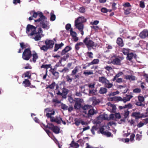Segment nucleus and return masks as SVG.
<instances>
[{
	"instance_id": "64",
	"label": "nucleus",
	"mask_w": 148,
	"mask_h": 148,
	"mask_svg": "<svg viewBox=\"0 0 148 148\" xmlns=\"http://www.w3.org/2000/svg\"><path fill=\"white\" fill-rule=\"evenodd\" d=\"M132 105L130 103H129L125 105V108H127V109L131 108H132Z\"/></svg>"
},
{
	"instance_id": "2",
	"label": "nucleus",
	"mask_w": 148,
	"mask_h": 148,
	"mask_svg": "<svg viewBox=\"0 0 148 148\" xmlns=\"http://www.w3.org/2000/svg\"><path fill=\"white\" fill-rule=\"evenodd\" d=\"M30 14L31 15H32L33 17L36 18L38 15L39 18L35 20L36 22H38L42 18H45V16L43 15V13L40 12L38 11L37 12H35L34 10H32L30 12Z\"/></svg>"
},
{
	"instance_id": "5",
	"label": "nucleus",
	"mask_w": 148,
	"mask_h": 148,
	"mask_svg": "<svg viewBox=\"0 0 148 148\" xmlns=\"http://www.w3.org/2000/svg\"><path fill=\"white\" fill-rule=\"evenodd\" d=\"M133 96L132 95H125L123 98L120 97H114V100L123 101L124 103H125L127 102L130 100V99L132 98Z\"/></svg>"
},
{
	"instance_id": "34",
	"label": "nucleus",
	"mask_w": 148,
	"mask_h": 148,
	"mask_svg": "<svg viewBox=\"0 0 148 148\" xmlns=\"http://www.w3.org/2000/svg\"><path fill=\"white\" fill-rule=\"evenodd\" d=\"M116 43L120 46L123 47V43L122 39L118 38L116 41Z\"/></svg>"
},
{
	"instance_id": "63",
	"label": "nucleus",
	"mask_w": 148,
	"mask_h": 148,
	"mask_svg": "<svg viewBox=\"0 0 148 148\" xmlns=\"http://www.w3.org/2000/svg\"><path fill=\"white\" fill-rule=\"evenodd\" d=\"M61 121H62V119L61 118H57L56 119L55 122L58 124H60L61 123Z\"/></svg>"
},
{
	"instance_id": "46",
	"label": "nucleus",
	"mask_w": 148,
	"mask_h": 148,
	"mask_svg": "<svg viewBox=\"0 0 148 148\" xmlns=\"http://www.w3.org/2000/svg\"><path fill=\"white\" fill-rule=\"evenodd\" d=\"M20 44L21 49L26 48L28 47V45L27 44H25L24 42L20 43Z\"/></svg>"
},
{
	"instance_id": "25",
	"label": "nucleus",
	"mask_w": 148,
	"mask_h": 148,
	"mask_svg": "<svg viewBox=\"0 0 148 148\" xmlns=\"http://www.w3.org/2000/svg\"><path fill=\"white\" fill-rule=\"evenodd\" d=\"M79 69V66H76L73 70L72 71L71 74V75H75L76 73L78 72Z\"/></svg>"
},
{
	"instance_id": "32",
	"label": "nucleus",
	"mask_w": 148,
	"mask_h": 148,
	"mask_svg": "<svg viewBox=\"0 0 148 148\" xmlns=\"http://www.w3.org/2000/svg\"><path fill=\"white\" fill-rule=\"evenodd\" d=\"M104 86L106 88H110L112 87L113 84L112 83H110V81L108 80V82H106Z\"/></svg>"
},
{
	"instance_id": "14",
	"label": "nucleus",
	"mask_w": 148,
	"mask_h": 148,
	"mask_svg": "<svg viewBox=\"0 0 148 148\" xmlns=\"http://www.w3.org/2000/svg\"><path fill=\"white\" fill-rule=\"evenodd\" d=\"M72 49V47L71 46H66L61 52V55L63 56L65 54H66L67 53L71 51Z\"/></svg>"
},
{
	"instance_id": "12",
	"label": "nucleus",
	"mask_w": 148,
	"mask_h": 148,
	"mask_svg": "<svg viewBox=\"0 0 148 148\" xmlns=\"http://www.w3.org/2000/svg\"><path fill=\"white\" fill-rule=\"evenodd\" d=\"M89 100L92 101V104L94 106L98 104L100 102V100L98 99H97L95 97H93L90 98Z\"/></svg>"
},
{
	"instance_id": "31",
	"label": "nucleus",
	"mask_w": 148,
	"mask_h": 148,
	"mask_svg": "<svg viewBox=\"0 0 148 148\" xmlns=\"http://www.w3.org/2000/svg\"><path fill=\"white\" fill-rule=\"evenodd\" d=\"M107 91V89L105 87H101L99 91V93L103 94L106 93Z\"/></svg>"
},
{
	"instance_id": "45",
	"label": "nucleus",
	"mask_w": 148,
	"mask_h": 148,
	"mask_svg": "<svg viewBox=\"0 0 148 148\" xmlns=\"http://www.w3.org/2000/svg\"><path fill=\"white\" fill-rule=\"evenodd\" d=\"M24 75V77H28L29 78H31V75L29 72L28 71H27L24 74H23L22 77H23V76Z\"/></svg>"
},
{
	"instance_id": "30",
	"label": "nucleus",
	"mask_w": 148,
	"mask_h": 148,
	"mask_svg": "<svg viewBox=\"0 0 148 148\" xmlns=\"http://www.w3.org/2000/svg\"><path fill=\"white\" fill-rule=\"evenodd\" d=\"M125 78L128 80L134 81L135 80V76L132 75H126L125 76Z\"/></svg>"
},
{
	"instance_id": "26",
	"label": "nucleus",
	"mask_w": 148,
	"mask_h": 148,
	"mask_svg": "<svg viewBox=\"0 0 148 148\" xmlns=\"http://www.w3.org/2000/svg\"><path fill=\"white\" fill-rule=\"evenodd\" d=\"M97 93V90L96 89L89 90L88 95L92 96L95 95Z\"/></svg>"
},
{
	"instance_id": "28",
	"label": "nucleus",
	"mask_w": 148,
	"mask_h": 148,
	"mask_svg": "<svg viewBox=\"0 0 148 148\" xmlns=\"http://www.w3.org/2000/svg\"><path fill=\"white\" fill-rule=\"evenodd\" d=\"M22 84L25 87L29 86L31 84L30 82L27 79H25L24 81L23 82Z\"/></svg>"
},
{
	"instance_id": "56",
	"label": "nucleus",
	"mask_w": 148,
	"mask_h": 148,
	"mask_svg": "<svg viewBox=\"0 0 148 148\" xmlns=\"http://www.w3.org/2000/svg\"><path fill=\"white\" fill-rule=\"evenodd\" d=\"M115 115L111 114L109 115V120H115Z\"/></svg>"
},
{
	"instance_id": "58",
	"label": "nucleus",
	"mask_w": 148,
	"mask_h": 148,
	"mask_svg": "<svg viewBox=\"0 0 148 148\" xmlns=\"http://www.w3.org/2000/svg\"><path fill=\"white\" fill-rule=\"evenodd\" d=\"M129 111L128 110L125 111V113L124 114V117L125 119L127 118L129 116Z\"/></svg>"
},
{
	"instance_id": "1",
	"label": "nucleus",
	"mask_w": 148,
	"mask_h": 148,
	"mask_svg": "<svg viewBox=\"0 0 148 148\" xmlns=\"http://www.w3.org/2000/svg\"><path fill=\"white\" fill-rule=\"evenodd\" d=\"M36 27L28 24L26 28V32L28 36H33L36 33Z\"/></svg>"
},
{
	"instance_id": "19",
	"label": "nucleus",
	"mask_w": 148,
	"mask_h": 148,
	"mask_svg": "<svg viewBox=\"0 0 148 148\" xmlns=\"http://www.w3.org/2000/svg\"><path fill=\"white\" fill-rule=\"evenodd\" d=\"M136 55L132 53H129L127 55V59L130 61L133 58H135Z\"/></svg>"
},
{
	"instance_id": "52",
	"label": "nucleus",
	"mask_w": 148,
	"mask_h": 148,
	"mask_svg": "<svg viewBox=\"0 0 148 148\" xmlns=\"http://www.w3.org/2000/svg\"><path fill=\"white\" fill-rule=\"evenodd\" d=\"M55 86V82H53L52 84L49 85L47 87V88H49L51 89L54 88V86Z\"/></svg>"
},
{
	"instance_id": "51",
	"label": "nucleus",
	"mask_w": 148,
	"mask_h": 148,
	"mask_svg": "<svg viewBox=\"0 0 148 148\" xmlns=\"http://www.w3.org/2000/svg\"><path fill=\"white\" fill-rule=\"evenodd\" d=\"M33 56V61L34 62H35L36 61V59L38 58V56L36 53L33 54L32 55Z\"/></svg>"
},
{
	"instance_id": "47",
	"label": "nucleus",
	"mask_w": 148,
	"mask_h": 148,
	"mask_svg": "<svg viewBox=\"0 0 148 148\" xmlns=\"http://www.w3.org/2000/svg\"><path fill=\"white\" fill-rule=\"evenodd\" d=\"M59 71L61 73H67L69 71V69L67 67H64L63 69Z\"/></svg>"
},
{
	"instance_id": "44",
	"label": "nucleus",
	"mask_w": 148,
	"mask_h": 148,
	"mask_svg": "<svg viewBox=\"0 0 148 148\" xmlns=\"http://www.w3.org/2000/svg\"><path fill=\"white\" fill-rule=\"evenodd\" d=\"M92 106H91L89 105H85L82 107V109L84 110H88L90 109L91 108Z\"/></svg>"
},
{
	"instance_id": "15",
	"label": "nucleus",
	"mask_w": 148,
	"mask_h": 148,
	"mask_svg": "<svg viewBox=\"0 0 148 148\" xmlns=\"http://www.w3.org/2000/svg\"><path fill=\"white\" fill-rule=\"evenodd\" d=\"M75 28L78 29L79 31L83 30L84 26L83 23H79L75 22Z\"/></svg>"
},
{
	"instance_id": "62",
	"label": "nucleus",
	"mask_w": 148,
	"mask_h": 148,
	"mask_svg": "<svg viewBox=\"0 0 148 148\" xmlns=\"http://www.w3.org/2000/svg\"><path fill=\"white\" fill-rule=\"evenodd\" d=\"M142 138V135L138 134H137L136 136V140L138 141L140 140Z\"/></svg>"
},
{
	"instance_id": "57",
	"label": "nucleus",
	"mask_w": 148,
	"mask_h": 148,
	"mask_svg": "<svg viewBox=\"0 0 148 148\" xmlns=\"http://www.w3.org/2000/svg\"><path fill=\"white\" fill-rule=\"evenodd\" d=\"M92 62L93 64H97L99 63V60L98 59H94Z\"/></svg>"
},
{
	"instance_id": "17",
	"label": "nucleus",
	"mask_w": 148,
	"mask_h": 148,
	"mask_svg": "<svg viewBox=\"0 0 148 148\" xmlns=\"http://www.w3.org/2000/svg\"><path fill=\"white\" fill-rule=\"evenodd\" d=\"M86 21V19L83 16H80L78 17L77 19L75 20V22H77L79 23H83L85 22Z\"/></svg>"
},
{
	"instance_id": "49",
	"label": "nucleus",
	"mask_w": 148,
	"mask_h": 148,
	"mask_svg": "<svg viewBox=\"0 0 148 148\" xmlns=\"http://www.w3.org/2000/svg\"><path fill=\"white\" fill-rule=\"evenodd\" d=\"M122 52L124 55H127L129 53V49H128L123 48V49Z\"/></svg>"
},
{
	"instance_id": "29",
	"label": "nucleus",
	"mask_w": 148,
	"mask_h": 148,
	"mask_svg": "<svg viewBox=\"0 0 148 148\" xmlns=\"http://www.w3.org/2000/svg\"><path fill=\"white\" fill-rule=\"evenodd\" d=\"M55 70H52V73L53 75V78L54 79H57L59 77V73L55 71Z\"/></svg>"
},
{
	"instance_id": "24",
	"label": "nucleus",
	"mask_w": 148,
	"mask_h": 148,
	"mask_svg": "<svg viewBox=\"0 0 148 148\" xmlns=\"http://www.w3.org/2000/svg\"><path fill=\"white\" fill-rule=\"evenodd\" d=\"M95 113L94 110L92 108L90 109L88 111V117H91Z\"/></svg>"
},
{
	"instance_id": "59",
	"label": "nucleus",
	"mask_w": 148,
	"mask_h": 148,
	"mask_svg": "<svg viewBox=\"0 0 148 148\" xmlns=\"http://www.w3.org/2000/svg\"><path fill=\"white\" fill-rule=\"evenodd\" d=\"M133 92L135 93H139L141 92V90L139 88H136L133 90Z\"/></svg>"
},
{
	"instance_id": "39",
	"label": "nucleus",
	"mask_w": 148,
	"mask_h": 148,
	"mask_svg": "<svg viewBox=\"0 0 148 148\" xmlns=\"http://www.w3.org/2000/svg\"><path fill=\"white\" fill-rule=\"evenodd\" d=\"M50 21H53L56 19V16L54 14V11H52L50 14Z\"/></svg>"
},
{
	"instance_id": "35",
	"label": "nucleus",
	"mask_w": 148,
	"mask_h": 148,
	"mask_svg": "<svg viewBox=\"0 0 148 148\" xmlns=\"http://www.w3.org/2000/svg\"><path fill=\"white\" fill-rule=\"evenodd\" d=\"M52 103L54 104V106H56L57 104L60 103V101L58 100L57 99H53L52 101Z\"/></svg>"
},
{
	"instance_id": "48",
	"label": "nucleus",
	"mask_w": 148,
	"mask_h": 148,
	"mask_svg": "<svg viewBox=\"0 0 148 148\" xmlns=\"http://www.w3.org/2000/svg\"><path fill=\"white\" fill-rule=\"evenodd\" d=\"M70 34L73 37L77 36V33L73 30V29L71 28L70 30Z\"/></svg>"
},
{
	"instance_id": "38",
	"label": "nucleus",
	"mask_w": 148,
	"mask_h": 148,
	"mask_svg": "<svg viewBox=\"0 0 148 148\" xmlns=\"http://www.w3.org/2000/svg\"><path fill=\"white\" fill-rule=\"evenodd\" d=\"M108 105L110 107V109L112 112H114L115 111L116 107L115 105L112 104L110 103H108Z\"/></svg>"
},
{
	"instance_id": "43",
	"label": "nucleus",
	"mask_w": 148,
	"mask_h": 148,
	"mask_svg": "<svg viewBox=\"0 0 148 148\" xmlns=\"http://www.w3.org/2000/svg\"><path fill=\"white\" fill-rule=\"evenodd\" d=\"M124 11V14L126 15H128L130 13V11L131 10L130 8H123Z\"/></svg>"
},
{
	"instance_id": "18",
	"label": "nucleus",
	"mask_w": 148,
	"mask_h": 148,
	"mask_svg": "<svg viewBox=\"0 0 148 148\" xmlns=\"http://www.w3.org/2000/svg\"><path fill=\"white\" fill-rule=\"evenodd\" d=\"M140 36L142 38H144L148 36V31L143 30L140 34Z\"/></svg>"
},
{
	"instance_id": "21",
	"label": "nucleus",
	"mask_w": 148,
	"mask_h": 148,
	"mask_svg": "<svg viewBox=\"0 0 148 148\" xmlns=\"http://www.w3.org/2000/svg\"><path fill=\"white\" fill-rule=\"evenodd\" d=\"M108 80L106 78L102 76L99 78V81L103 84H104L106 82H108Z\"/></svg>"
},
{
	"instance_id": "53",
	"label": "nucleus",
	"mask_w": 148,
	"mask_h": 148,
	"mask_svg": "<svg viewBox=\"0 0 148 148\" xmlns=\"http://www.w3.org/2000/svg\"><path fill=\"white\" fill-rule=\"evenodd\" d=\"M138 101L143 103L145 101V98L142 96H139L138 97Z\"/></svg>"
},
{
	"instance_id": "3",
	"label": "nucleus",
	"mask_w": 148,
	"mask_h": 148,
	"mask_svg": "<svg viewBox=\"0 0 148 148\" xmlns=\"http://www.w3.org/2000/svg\"><path fill=\"white\" fill-rule=\"evenodd\" d=\"M45 18L41 19L38 22L40 23L41 27L45 29L48 30L50 28V24L49 23L46 21L47 18L45 16Z\"/></svg>"
},
{
	"instance_id": "22",
	"label": "nucleus",
	"mask_w": 148,
	"mask_h": 148,
	"mask_svg": "<svg viewBox=\"0 0 148 148\" xmlns=\"http://www.w3.org/2000/svg\"><path fill=\"white\" fill-rule=\"evenodd\" d=\"M70 55L69 53H67L66 56H64L62 57L61 58V59L59 60V61L58 63H59L61 64H62V61H66L69 57Z\"/></svg>"
},
{
	"instance_id": "6",
	"label": "nucleus",
	"mask_w": 148,
	"mask_h": 148,
	"mask_svg": "<svg viewBox=\"0 0 148 148\" xmlns=\"http://www.w3.org/2000/svg\"><path fill=\"white\" fill-rule=\"evenodd\" d=\"M45 111L48 112L47 113L46 115L48 118H50L51 121L55 122L56 118L52 116L54 115L55 114V112L54 110L50 108H47L45 109Z\"/></svg>"
},
{
	"instance_id": "40",
	"label": "nucleus",
	"mask_w": 148,
	"mask_h": 148,
	"mask_svg": "<svg viewBox=\"0 0 148 148\" xmlns=\"http://www.w3.org/2000/svg\"><path fill=\"white\" fill-rule=\"evenodd\" d=\"M71 75H67L66 77V78L67 82L69 84H71L72 82L73 78L70 77Z\"/></svg>"
},
{
	"instance_id": "60",
	"label": "nucleus",
	"mask_w": 148,
	"mask_h": 148,
	"mask_svg": "<svg viewBox=\"0 0 148 148\" xmlns=\"http://www.w3.org/2000/svg\"><path fill=\"white\" fill-rule=\"evenodd\" d=\"M95 83L89 84L88 86L89 88L92 89L95 88Z\"/></svg>"
},
{
	"instance_id": "50",
	"label": "nucleus",
	"mask_w": 148,
	"mask_h": 148,
	"mask_svg": "<svg viewBox=\"0 0 148 148\" xmlns=\"http://www.w3.org/2000/svg\"><path fill=\"white\" fill-rule=\"evenodd\" d=\"M136 105L138 106H143L144 107L145 106V104L143 103L138 101H136L135 103Z\"/></svg>"
},
{
	"instance_id": "10",
	"label": "nucleus",
	"mask_w": 148,
	"mask_h": 148,
	"mask_svg": "<svg viewBox=\"0 0 148 148\" xmlns=\"http://www.w3.org/2000/svg\"><path fill=\"white\" fill-rule=\"evenodd\" d=\"M49 128L52 130L55 134H58L59 133L60 130L59 128L57 126H54L52 124L49 125Z\"/></svg>"
},
{
	"instance_id": "42",
	"label": "nucleus",
	"mask_w": 148,
	"mask_h": 148,
	"mask_svg": "<svg viewBox=\"0 0 148 148\" xmlns=\"http://www.w3.org/2000/svg\"><path fill=\"white\" fill-rule=\"evenodd\" d=\"M83 74L86 76L92 75L93 74V71L92 70L88 71L87 70L84 72Z\"/></svg>"
},
{
	"instance_id": "13",
	"label": "nucleus",
	"mask_w": 148,
	"mask_h": 148,
	"mask_svg": "<svg viewBox=\"0 0 148 148\" xmlns=\"http://www.w3.org/2000/svg\"><path fill=\"white\" fill-rule=\"evenodd\" d=\"M123 57L121 58L120 59L116 58L113 60L112 62L114 64L120 65L121 64V60H123Z\"/></svg>"
},
{
	"instance_id": "7",
	"label": "nucleus",
	"mask_w": 148,
	"mask_h": 148,
	"mask_svg": "<svg viewBox=\"0 0 148 148\" xmlns=\"http://www.w3.org/2000/svg\"><path fill=\"white\" fill-rule=\"evenodd\" d=\"M32 56L30 48L25 49L23 53V58L26 60H28Z\"/></svg>"
},
{
	"instance_id": "33",
	"label": "nucleus",
	"mask_w": 148,
	"mask_h": 148,
	"mask_svg": "<svg viewBox=\"0 0 148 148\" xmlns=\"http://www.w3.org/2000/svg\"><path fill=\"white\" fill-rule=\"evenodd\" d=\"M68 92V90L66 88H63L62 89V97L64 98H66V96Z\"/></svg>"
},
{
	"instance_id": "55",
	"label": "nucleus",
	"mask_w": 148,
	"mask_h": 148,
	"mask_svg": "<svg viewBox=\"0 0 148 148\" xmlns=\"http://www.w3.org/2000/svg\"><path fill=\"white\" fill-rule=\"evenodd\" d=\"M87 56L90 58H93V54L92 52H88L86 53Z\"/></svg>"
},
{
	"instance_id": "16",
	"label": "nucleus",
	"mask_w": 148,
	"mask_h": 148,
	"mask_svg": "<svg viewBox=\"0 0 148 148\" xmlns=\"http://www.w3.org/2000/svg\"><path fill=\"white\" fill-rule=\"evenodd\" d=\"M81 99H77L74 105V107L75 109H79L81 107Z\"/></svg>"
},
{
	"instance_id": "23",
	"label": "nucleus",
	"mask_w": 148,
	"mask_h": 148,
	"mask_svg": "<svg viewBox=\"0 0 148 148\" xmlns=\"http://www.w3.org/2000/svg\"><path fill=\"white\" fill-rule=\"evenodd\" d=\"M40 125L41 127L43 128V127H45V129H44L45 131L47 133V134H48V135H49V134H50V132L49 131V130L47 129H46V128H48L49 126V125H45L44 124H43V123H42L41 124H40Z\"/></svg>"
},
{
	"instance_id": "20",
	"label": "nucleus",
	"mask_w": 148,
	"mask_h": 148,
	"mask_svg": "<svg viewBox=\"0 0 148 148\" xmlns=\"http://www.w3.org/2000/svg\"><path fill=\"white\" fill-rule=\"evenodd\" d=\"M64 45V44L62 42L60 44H56L55 45L54 51L55 52L57 51L59 49L61 48Z\"/></svg>"
},
{
	"instance_id": "9",
	"label": "nucleus",
	"mask_w": 148,
	"mask_h": 148,
	"mask_svg": "<svg viewBox=\"0 0 148 148\" xmlns=\"http://www.w3.org/2000/svg\"><path fill=\"white\" fill-rule=\"evenodd\" d=\"M42 32L43 31L41 28H38V32H36V33L34 35L35 36L33 37V38L36 41L40 40L41 38V35L42 34Z\"/></svg>"
},
{
	"instance_id": "54",
	"label": "nucleus",
	"mask_w": 148,
	"mask_h": 148,
	"mask_svg": "<svg viewBox=\"0 0 148 148\" xmlns=\"http://www.w3.org/2000/svg\"><path fill=\"white\" fill-rule=\"evenodd\" d=\"M61 107L62 109L64 110H67L68 108V106L63 103L61 104Z\"/></svg>"
},
{
	"instance_id": "4",
	"label": "nucleus",
	"mask_w": 148,
	"mask_h": 148,
	"mask_svg": "<svg viewBox=\"0 0 148 148\" xmlns=\"http://www.w3.org/2000/svg\"><path fill=\"white\" fill-rule=\"evenodd\" d=\"M84 42L88 50H91L95 45L94 42L90 39L89 37L87 36L84 40Z\"/></svg>"
},
{
	"instance_id": "8",
	"label": "nucleus",
	"mask_w": 148,
	"mask_h": 148,
	"mask_svg": "<svg viewBox=\"0 0 148 148\" xmlns=\"http://www.w3.org/2000/svg\"><path fill=\"white\" fill-rule=\"evenodd\" d=\"M132 115L135 117V119H138L140 118L145 117L148 116V112H146L141 114L139 112H135L132 113Z\"/></svg>"
},
{
	"instance_id": "36",
	"label": "nucleus",
	"mask_w": 148,
	"mask_h": 148,
	"mask_svg": "<svg viewBox=\"0 0 148 148\" xmlns=\"http://www.w3.org/2000/svg\"><path fill=\"white\" fill-rule=\"evenodd\" d=\"M99 118L103 120H109V117L106 114H104L99 115Z\"/></svg>"
},
{
	"instance_id": "41",
	"label": "nucleus",
	"mask_w": 148,
	"mask_h": 148,
	"mask_svg": "<svg viewBox=\"0 0 148 148\" xmlns=\"http://www.w3.org/2000/svg\"><path fill=\"white\" fill-rule=\"evenodd\" d=\"M75 123L74 124L76 126H79L80 123H81V118H76L74 120Z\"/></svg>"
},
{
	"instance_id": "11",
	"label": "nucleus",
	"mask_w": 148,
	"mask_h": 148,
	"mask_svg": "<svg viewBox=\"0 0 148 148\" xmlns=\"http://www.w3.org/2000/svg\"><path fill=\"white\" fill-rule=\"evenodd\" d=\"M45 43L46 45L49 49L53 47L54 42L53 40L47 39L45 41Z\"/></svg>"
},
{
	"instance_id": "27",
	"label": "nucleus",
	"mask_w": 148,
	"mask_h": 148,
	"mask_svg": "<svg viewBox=\"0 0 148 148\" xmlns=\"http://www.w3.org/2000/svg\"><path fill=\"white\" fill-rule=\"evenodd\" d=\"M42 42L41 41H40L38 42V45L40 47V49L41 50H43L44 51H46L49 48L48 47V46L46 45H43L42 47H41L40 44Z\"/></svg>"
},
{
	"instance_id": "37",
	"label": "nucleus",
	"mask_w": 148,
	"mask_h": 148,
	"mask_svg": "<svg viewBox=\"0 0 148 148\" xmlns=\"http://www.w3.org/2000/svg\"><path fill=\"white\" fill-rule=\"evenodd\" d=\"M70 146L71 147H74L75 148H77L79 147V145L77 143L75 142L73 140L72 141L71 144H70Z\"/></svg>"
},
{
	"instance_id": "61",
	"label": "nucleus",
	"mask_w": 148,
	"mask_h": 148,
	"mask_svg": "<svg viewBox=\"0 0 148 148\" xmlns=\"http://www.w3.org/2000/svg\"><path fill=\"white\" fill-rule=\"evenodd\" d=\"M50 64H43L41 66V68H44L46 69V70H47V69L50 67Z\"/></svg>"
}]
</instances>
